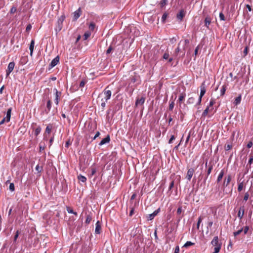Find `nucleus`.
<instances>
[{
	"mask_svg": "<svg viewBox=\"0 0 253 253\" xmlns=\"http://www.w3.org/2000/svg\"><path fill=\"white\" fill-rule=\"evenodd\" d=\"M109 88V86H107L105 88V89L104 90V94L105 95V100H100L101 102V106L102 107V109L103 111L104 110V108L106 106V102L110 99L112 92L110 90H108V88Z\"/></svg>",
	"mask_w": 253,
	"mask_h": 253,
	"instance_id": "nucleus-1",
	"label": "nucleus"
},
{
	"mask_svg": "<svg viewBox=\"0 0 253 253\" xmlns=\"http://www.w3.org/2000/svg\"><path fill=\"white\" fill-rule=\"evenodd\" d=\"M211 244L214 247V252L212 253H218L221 248V243L219 242L217 236L213 238L211 242Z\"/></svg>",
	"mask_w": 253,
	"mask_h": 253,
	"instance_id": "nucleus-2",
	"label": "nucleus"
},
{
	"mask_svg": "<svg viewBox=\"0 0 253 253\" xmlns=\"http://www.w3.org/2000/svg\"><path fill=\"white\" fill-rule=\"evenodd\" d=\"M65 19V16L63 15L59 17L57 21V25L55 29V31L57 32H58L61 31L63 27V22Z\"/></svg>",
	"mask_w": 253,
	"mask_h": 253,
	"instance_id": "nucleus-3",
	"label": "nucleus"
},
{
	"mask_svg": "<svg viewBox=\"0 0 253 253\" xmlns=\"http://www.w3.org/2000/svg\"><path fill=\"white\" fill-rule=\"evenodd\" d=\"M200 89H201L200 94V96L199 97L198 101L197 103H196L197 105H200L201 104V101H202V98L204 95V94H205V93L206 92V86L205 82H203L201 84V85L200 86Z\"/></svg>",
	"mask_w": 253,
	"mask_h": 253,
	"instance_id": "nucleus-4",
	"label": "nucleus"
},
{
	"mask_svg": "<svg viewBox=\"0 0 253 253\" xmlns=\"http://www.w3.org/2000/svg\"><path fill=\"white\" fill-rule=\"evenodd\" d=\"M53 91L55 95L54 102L56 105H58L59 102V98L61 96L62 93L61 91H58L55 88L53 89Z\"/></svg>",
	"mask_w": 253,
	"mask_h": 253,
	"instance_id": "nucleus-5",
	"label": "nucleus"
},
{
	"mask_svg": "<svg viewBox=\"0 0 253 253\" xmlns=\"http://www.w3.org/2000/svg\"><path fill=\"white\" fill-rule=\"evenodd\" d=\"M205 166L206 168H208V169L207 171V176L206 177V179L208 178L209 175L211 172V170L213 169V165L211 163L208 164V161L207 160L205 164Z\"/></svg>",
	"mask_w": 253,
	"mask_h": 253,
	"instance_id": "nucleus-6",
	"label": "nucleus"
},
{
	"mask_svg": "<svg viewBox=\"0 0 253 253\" xmlns=\"http://www.w3.org/2000/svg\"><path fill=\"white\" fill-rule=\"evenodd\" d=\"M59 62V57L57 56L51 62L49 65V70L55 67Z\"/></svg>",
	"mask_w": 253,
	"mask_h": 253,
	"instance_id": "nucleus-7",
	"label": "nucleus"
},
{
	"mask_svg": "<svg viewBox=\"0 0 253 253\" xmlns=\"http://www.w3.org/2000/svg\"><path fill=\"white\" fill-rule=\"evenodd\" d=\"M15 66V63L14 62H10L7 67V69L6 70V76H9V75L11 73V72L13 71Z\"/></svg>",
	"mask_w": 253,
	"mask_h": 253,
	"instance_id": "nucleus-8",
	"label": "nucleus"
},
{
	"mask_svg": "<svg viewBox=\"0 0 253 253\" xmlns=\"http://www.w3.org/2000/svg\"><path fill=\"white\" fill-rule=\"evenodd\" d=\"M231 180V176L230 174L228 175L227 176H225L224 179V181L223 183V186L227 187L230 183V181Z\"/></svg>",
	"mask_w": 253,
	"mask_h": 253,
	"instance_id": "nucleus-9",
	"label": "nucleus"
},
{
	"mask_svg": "<svg viewBox=\"0 0 253 253\" xmlns=\"http://www.w3.org/2000/svg\"><path fill=\"white\" fill-rule=\"evenodd\" d=\"M81 8H79L76 11H75L73 13V20L76 21L77 20L81 15Z\"/></svg>",
	"mask_w": 253,
	"mask_h": 253,
	"instance_id": "nucleus-10",
	"label": "nucleus"
},
{
	"mask_svg": "<svg viewBox=\"0 0 253 253\" xmlns=\"http://www.w3.org/2000/svg\"><path fill=\"white\" fill-rule=\"evenodd\" d=\"M194 169L192 168H191V169H189L188 171H187V175H186V178L188 180V181H190L193 175V173L194 172Z\"/></svg>",
	"mask_w": 253,
	"mask_h": 253,
	"instance_id": "nucleus-11",
	"label": "nucleus"
},
{
	"mask_svg": "<svg viewBox=\"0 0 253 253\" xmlns=\"http://www.w3.org/2000/svg\"><path fill=\"white\" fill-rule=\"evenodd\" d=\"M101 226L99 221H97L95 224V233L99 234L101 233Z\"/></svg>",
	"mask_w": 253,
	"mask_h": 253,
	"instance_id": "nucleus-12",
	"label": "nucleus"
},
{
	"mask_svg": "<svg viewBox=\"0 0 253 253\" xmlns=\"http://www.w3.org/2000/svg\"><path fill=\"white\" fill-rule=\"evenodd\" d=\"M12 108H9L6 112V115L5 117H4L3 119L5 120L6 122H9L11 118V113Z\"/></svg>",
	"mask_w": 253,
	"mask_h": 253,
	"instance_id": "nucleus-13",
	"label": "nucleus"
},
{
	"mask_svg": "<svg viewBox=\"0 0 253 253\" xmlns=\"http://www.w3.org/2000/svg\"><path fill=\"white\" fill-rule=\"evenodd\" d=\"M110 141V137L109 135H107V136L103 138L99 143V145L101 146L106 143H108Z\"/></svg>",
	"mask_w": 253,
	"mask_h": 253,
	"instance_id": "nucleus-14",
	"label": "nucleus"
},
{
	"mask_svg": "<svg viewBox=\"0 0 253 253\" xmlns=\"http://www.w3.org/2000/svg\"><path fill=\"white\" fill-rule=\"evenodd\" d=\"M253 162V156L252 155H250V158L248 163V164L247 165L246 168L247 169V171L248 172L249 169L251 168V165Z\"/></svg>",
	"mask_w": 253,
	"mask_h": 253,
	"instance_id": "nucleus-15",
	"label": "nucleus"
},
{
	"mask_svg": "<svg viewBox=\"0 0 253 253\" xmlns=\"http://www.w3.org/2000/svg\"><path fill=\"white\" fill-rule=\"evenodd\" d=\"M160 211V209L155 210L152 213L149 214L148 219L150 220H152L154 217L157 215Z\"/></svg>",
	"mask_w": 253,
	"mask_h": 253,
	"instance_id": "nucleus-16",
	"label": "nucleus"
},
{
	"mask_svg": "<svg viewBox=\"0 0 253 253\" xmlns=\"http://www.w3.org/2000/svg\"><path fill=\"white\" fill-rule=\"evenodd\" d=\"M245 210L243 207H241L238 212V217L241 219L244 215Z\"/></svg>",
	"mask_w": 253,
	"mask_h": 253,
	"instance_id": "nucleus-17",
	"label": "nucleus"
},
{
	"mask_svg": "<svg viewBox=\"0 0 253 253\" xmlns=\"http://www.w3.org/2000/svg\"><path fill=\"white\" fill-rule=\"evenodd\" d=\"M34 46H35V41L34 40H32L31 42L30 46H29V49L30 50V55L31 56H32V55H33Z\"/></svg>",
	"mask_w": 253,
	"mask_h": 253,
	"instance_id": "nucleus-18",
	"label": "nucleus"
},
{
	"mask_svg": "<svg viewBox=\"0 0 253 253\" xmlns=\"http://www.w3.org/2000/svg\"><path fill=\"white\" fill-rule=\"evenodd\" d=\"M185 16V12L183 10H181L179 13L177 14V18L180 21L182 20L184 16Z\"/></svg>",
	"mask_w": 253,
	"mask_h": 253,
	"instance_id": "nucleus-19",
	"label": "nucleus"
},
{
	"mask_svg": "<svg viewBox=\"0 0 253 253\" xmlns=\"http://www.w3.org/2000/svg\"><path fill=\"white\" fill-rule=\"evenodd\" d=\"M211 23V18L209 16H207L205 19V26L207 28H209V25H210Z\"/></svg>",
	"mask_w": 253,
	"mask_h": 253,
	"instance_id": "nucleus-20",
	"label": "nucleus"
},
{
	"mask_svg": "<svg viewBox=\"0 0 253 253\" xmlns=\"http://www.w3.org/2000/svg\"><path fill=\"white\" fill-rule=\"evenodd\" d=\"M145 101V98L143 97H141L139 99H137L135 102V105L136 106L138 105H143V104L144 103Z\"/></svg>",
	"mask_w": 253,
	"mask_h": 253,
	"instance_id": "nucleus-21",
	"label": "nucleus"
},
{
	"mask_svg": "<svg viewBox=\"0 0 253 253\" xmlns=\"http://www.w3.org/2000/svg\"><path fill=\"white\" fill-rule=\"evenodd\" d=\"M224 170L222 169L220 171V173H219V175H218V176L217 177V180H216V181H217V183H219L221 180V179H222L223 176L224 175Z\"/></svg>",
	"mask_w": 253,
	"mask_h": 253,
	"instance_id": "nucleus-22",
	"label": "nucleus"
},
{
	"mask_svg": "<svg viewBox=\"0 0 253 253\" xmlns=\"http://www.w3.org/2000/svg\"><path fill=\"white\" fill-rule=\"evenodd\" d=\"M51 108V101L50 99H49L47 102L46 109L45 110L47 113H48L50 111Z\"/></svg>",
	"mask_w": 253,
	"mask_h": 253,
	"instance_id": "nucleus-23",
	"label": "nucleus"
},
{
	"mask_svg": "<svg viewBox=\"0 0 253 253\" xmlns=\"http://www.w3.org/2000/svg\"><path fill=\"white\" fill-rule=\"evenodd\" d=\"M42 128L40 126H38L35 129L34 134L35 135L37 136L41 132Z\"/></svg>",
	"mask_w": 253,
	"mask_h": 253,
	"instance_id": "nucleus-24",
	"label": "nucleus"
},
{
	"mask_svg": "<svg viewBox=\"0 0 253 253\" xmlns=\"http://www.w3.org/2000/svg\"><path fill=\"white\" fill-rule=\"evenodd\" d=\"M212 110L210 108V106H207V107L206 108V109L204 111V112L202 113V117H205L208 114V112L209 111H211Z\"/></svg>",
	"mask_w": 253,
	"mask_h": 253,
	"instance_id": "nucleus-25",
	"label": "nucleus"
},
{
	"mask_svg": "<svg viewBox=\"0 0 253 253\" xmlns=\"http://www.w3.org/2000/svg\"><path fill=\"white\" fill-rule=\"evenodd\" d=\"M241 101V95H239L237 97H236L234 101V104L236 105H237L240 103Z\"/></svg>",
	"mask_w": 253,
	"mask_h": 253,
	"instance_id": "nucleus-26",
	"label": "nucleus"
},
{
	"mask_svg": "<svg viewBox=\"0 0 253 253\" xmlns=\"http://www.w3.org/2000/svg\"><path fill=\"white\" fill-rule=\"evenodd\" d=\"M78 179L82 182H85L86 181V178L81 174L78 175Z\"/></svg>",
	"mask_w": 253,
	"mask_h": 253,
	"instance_id": "nucleus-27",
	"label": "nucleus"
},
{
	"mask_svg": "<svg viewBox=\"0 0 253 253\" xmlns=\"http://www.w3.org/2000/svg\"><path fill=\"white\" fill-rule=\"evenodd\" d=\"M43 169L42 166H40L39 164L37 165L36 167V170L38 173H40Z\"/></svg>",
	"mask_w": 253,
	"mask_h": 253,
	"instance_id": "nucleus-28",
	"label": "nucleus"
},
{
	"mask_svg": "<svg viewBox=\"0 0 253 253\" xmlns=\"http://www.w3.org/2000/svg\"><path fill=\"white\" fill-rule=\"evenodd\" d=\"M189 40H185L184 41H181L179 42V45L182 44L183 45V49L184 50L185 49V46L186 44H188L189 43Z\"/></svg>",
	"mask_w": 253,
	"mask_h": 253,
	"instance_id": "nucleus-29",
	"label": "nucleus"
},
{
	"mask_svg": "<svg viewBox=\"0 0 253 253\" xmlns=\"http://www.w3.org/2000/svg\"><path fill=\"white\" fill-rule=\"evenodd\" d=\"M195 98L193 97H189L187 101V103L188 104H192L195 102Z\"/></svg>",
	"mask_w": 253,
	"mask_h": 253,
	"instance_id": "nucleus-30",
	"label": "nucleus"
},
{
	"mask_svg": "<svg viewBox=\"0 0 253 253\" xmlns=\"http://www.w3.org/2000/svg\"><path fill=\"white\" fill-rule=\"evenodd\" d=\"M51 128H52L51 126L48 125L46 126V128H45V133H46V134H49V133H50L51 131Z\"/></svg>",
	"mask_w": 253,
	"mask_h": 253,
	"instance_id": "nucleus-31",
	"label": "nucleus"
},
{
	"mask_svg": "<svg viewBox=\"0 0 253 253\" xmlns=\"http://www.w3.org/2000/svg\"><path fill=\"white\" fill-rule=\"evenodd\" d=\"M90 35H91V33L90 32H88V31L86 32L84 34V36H83L84 40H86L90 37Z\"/></svg>",
	"mask_w": 253,
	"mask_h": 253,
	"instance_id": "nucleus-32",
	"label": "nucleus"
},
{
	"mask_svg": "<svg viewBox=\"0 0 253 253\" xmlns=\"http://www.w3.org/2000/svg\"><path fill=\"white\" fill-rule=\"evenodd\" d=\"M194 243H192L191 241H187L185 243V244L183 245V247L188 248L191 246L194 245Z\"/></svg>",
	"mask_w": 253,
	"mask_h": 253,
	"instance_id": "nucleus-33",
	"label": "nucleus"
},
{
	"mask_svg": "<svg viewBox=\"0 0 253 253\" xmlns=\"http://www.w3.org/2000/svg\"><path fill=\"white\" fill-rule=\"evenodd\" d=\"M226 90V86L225 85H223L222 86V88H221V89L220 90V95H221V96H223L225 94Z\"/></svg>",
	"mask_w": 253,
	"mask_h": 253,
	"instance_id": "nucleus-34",
	"label": "nucleus"
},
{
	"mask_svg": "<svg viewBox=\"0 0 253 253\" xmlns=\"http://www.w3.org/2000/svg\"><path fill=\"white\" fill-rule=\"evenodd\" d=\"M91 220H92V216L90 214H88L87 215V217H86V218L85 220V223L86 224H89L90 222V221H91Z\"/></svg>",
	"mask_w": 253,
	"mask_h": 253,
	"instance_id": "nucleus-35",
	"label": "nucleus"
},
{
	"mask_svg": "<svg viewBox=\"0 0 253 253\" xmlns=\"http://www.w3.org/2000/svg\"><path fill=\"white\" fill-rule=\"evenodd\" d=\"M67 211L68 213L74 214L75 215H77V213L75 212L72 209L69 207H67Z\"/></svg>",
	"mask_w": 253,
	"mask_h": 253,
	"instance_id": "nucleus-36",
	"label": "nucleus"
},
{
	"mask_svg": "<svg viewBox=\"0 0 253 253\" xmlns=\"http://www.w3.org/2000/svg\"><path fill=\"white\" fill-rule=\"evenodd\" d=\"M98 99L105 100V95L104 94V90L101 93H100L98 97Z\"/></svg>",
	"mask_w": 253,
	"mask_h": 253,
	"instance_id": "nucleus-37",
	"label": "nucleus"
},
{
	"mask_svg": "<svg viewBox=\"0 0 253 253\" xmlns=\"http://www.w3.org/2000/svg\"><path fill=\"white\" fill-rule=\"evenodd\" d=\"M243 230V228H241L239 230H238L237 231L234 232L233 234L235 237L237 236V235L240 234Z\"/></svg>",
	"mask_w": 253,
	"mask_h": 253,
	"instance_id": "nucleus-38",
	"label": "nucleus"
},
{
	"mask_svg": "<svg viewBox=\"0 0 253 253\" xmlns=\"http://www.w3.org/2000/svg\"><path fill=\"white\" fill-rule=\"evenodd\" d=\"M243 186H244L243 182H240L238 184V191L240 192L242 190Z\"/></svg>",
	"mask_w": 253,
	"mask_h": 253,
	"instance_id": "nucleus-39",
	"label": "nucleus"
},
{
	"mask_svg": "<svg viewBox=\"0 0 253 253\" xmlns=\"http://www.w3.org/2000/svg\"><path fill=\"white\" fill-rule=\"evenodd\" d=\"M185 96V94H184V93H181L180 96H179V98H178V101L179 102H182Z\"/></svg>",
	"mask_w": 253,
	"mask_h": 253,
	"instance_id": "nucleus-40",
	"label": "nucleus"
},
{
	"mask_svg": "<svg viewBox=\"0 0 253 253\" xmlns=\"http://www.w3.org/2000/svg\"><path fill=\"white\" fill-rule=\"evenodd\" d=\"M168 2V0H162L160 2L161 6L162 7H164L166 4H167Z\"/></svg>",
	"mask_w": 253,
	"mask_h": 253,
	"instance_id": "nucleus-41",
	"label": "nucleus"
},
{
	"mask_svg": "<svg viewBox=\"0 0 253 253\" xmlns=\"http://www.w3.org/2000/svg\"><path fill=\"white\" fill-rule=\"evenodd\" d=\"M214 103H215V101L214 100L211 99L210 100V104L208 106H210V108H211V110L213 109L212 106H213V104H214Z\"/></svg>",
	"mask_w": 253,
	"mask_h": 253,
	"instance_id": "nucleus-42",
	"label": "nucleus"
},
{
	"mask_svg": "<svg viewBox=\"0 0 253 253\" xmlns=\"http://www.w3.org/2000/svg\"><path fill=\"white\" fill-rule=\"evenodd\" d=\"M169 53L168 51H167L164 54V55L163 56V58L164 59L167 60L169 59Z\"/></svg>",
	"mask_w": 253,
	"mask_h": 253,
	"instance_id": "nucleus-43",
	"label": "nucleus"
},
{
	"mask_svg": "<svg viewBox=\"0 0 253 253\" xmlns=\"http://www.w3.org/2000/svg\"><path fill=\"white\" fill-rule=\"evenodd\" d=\"M179 45L178 44V46L177 47V48L175 49V51H174V54L176 56L178 53L180 52V51L181 50L180 47H179Z\"/></svg>",
	"mask_w": 253,
	"mask_h": 253,
	"instance_id": "nucleus-44",
	"label": "nucleus"
},
{
	"mask_svg": "<svg viewBox=\"0 0 253 253\" xmlns=\"http://www.w3.org/2000/svg\"><path fill=\"white\" fill-rule=\"evenodd\" d=\"M19 231L18 230H17L16 232L15 236L14 237V240H13L14 242H15L16 241V240L19 236Z\"/></svg>",
	"mask_w": 253,
	"mask_h": 253,
	"instance_id": "nucleus-45",
	"label": "nucleus"
},
{
	"mask_svg": "<svg viewBox=\"0 0 253 253\" xmlns=\"http://www.w3.org/2000/svg\"><path fill=\"white\" fill-rule=\"evenodd\" d=\"M16 10H17L16 7L13 6L10 10V13L13 14L16 11Z\"/></svg>",
	"mask_w": 253,
	"mask_h": 253,
	"instance_id": "nucleus-46",
	"label": "nucleus"
},
{
	"mask_svg": "<svg viewBox=\"0 0 253 253\" xmlns=\"http://www.w3.org/2000/svg\"><path fill=\"white\" fill-rule=\"evenodd\" d=\"M89 28L91 31H93L95 28V24L93 22H91L89 25Z\"/></svg>",
	"mask_w": 253,
	"mask_h": 253,
	"instance_id": "nucleus-47",
	"label": "nucleus"
},
{
	"mask_svg": "<svg viewBox=\"0 0 253 253\" xmlns=\"http://www.w3.org/2000/svg\"><path fill=\"white\" fill-rule=\"evenodd\" d=\"M174 106V102L173 101L169 103V110H172Z\"/></svg>",
	"mask_w": 253,
	"mask_h": 253,
	"instance_id": "nucleus-48",
	"label": "nucleus"
},
{
	"mask_svg": "<svg viewBox=\"0 0 253 253\" xmlns=\"http://www.w3.org/2000/svg\"><path fill=\"white\" fill-rule=\"evenodd\" d=\"M9 190L11 191H14L15 190L14 185L13 183H11L9 185Z\"/></svg>",
	"mask_w": 253,
	"mask_h": 253,
	"instance_id": "nucleus-49",
	"label": "nucleus"
},
{
	"mask_svg": "<svg viewBox=\"0 0 253 253\" xmlns=\"http://www.w3.org/2000/svg\"><path fill=\"white\" fill-rule=\"evenodd\" d=\"M249 226H246L244 228H243V231L244 232V234L245 235L246 234L248 231H249Z\"/></svg>",
	"mask_w": 253,
	"mask_h": 253,
	"instance_id": "nucleus-50",
	"label": "nucleus"
},
{
	"mask_svg": "<svg viewBox=\"0 0 253 253\" xmlns=\"http://www.w3.org/2000/svg\"><path fill=\"white\" fill-rule=\"evenodd\" d=\"M232 146L230 144H227V145H226L225 146V150L226 151H228L230 149H231L232 148Z\"/></svg>",
	"mask_w": 253,
	"mask_h": 253,
	"instance_id": "nucleus-51",
	"label": "nucleus"
},
{
	"mask_svg": "<svg viewBox=\"0 0 253 253\" xmlns=\"http://www.w3.org/2000/svg\"><path fill=\"white\" fill-rule=\"evenodd\" d=\"M219 18H220V19L221 20H222V21H225V16H224V14L222 12H220L219 13Z\"/></svg>",
	"mask_w": 253,
	"mask_h": 253,
	"instance_id": "nucleus-52",
	"label": "nucleus"
},
{
	"mask_svg": "<svg viewBox=\"0 0 253 253\" xmlns=\"http://www.w3.org/2000/svg\"><path fill=\"white\" fill-rule=\"evenodd\" d=\"M249 193L247 192L246 193L245 195H244V200L245 201H247L248 199H249Z\"/></svg>",
	"mask_w": 253,
	"mask_h": 253,
	"instance_id": "nucleus-53",
	"label": "nucleus"
},
{
	"mask_svg": "<svg viewBox=\"0 0 253 253\" xmlns=\"http://www.w3.org/2000/svg\"><path fill=\"white\" fill-rule=\"evenodd\" d=\"M167 14L166 13H164L162 17V21L164 22L165 21L166 19L167 18Z\"/></svg>",
	"mask_w": 253,
	"mask_h": 253,
	"instance_id": "nucleus-54",
	"label": "nucleus"
},
{
	"mask_svg": "<svg viewBox=\"0 0 253 253\" xmlns=\"http://www.w3.org/2000/svg\"><path fill=\"white\" fill-rule=\"evenodd\" d=\"M174 139H175V136L173 135H171L169 141V144L171 143L172 141Z\"/></svg>",
	"mask_w": 253,
	"mask_h": 253,
	"instance_id": "nucleus-55",
	"label": "nucleus"
},
{
	"mask_svg": "<svg viewBox=\"0 0 253 253\" xmlns=\"http://www.w3.org/2000/svg\"><path fill=\"white\" fill-rule=\"evenodd\" d=\"M182 212V207H179L178 209H177V213L178 214H181Z\"/></svg>",
	"mask_w": 253,
	"mask_h": 253,
	"instance_id": "nucleus-56",
	"label": "nucleus"
},
{
	"mask_svg": "<svg viewBox=\"0 0 253 253\" xmlns=\"http://www.w3.org/2000/svg\"><path fill=\"white\" fill-rule=\"evenodd\" d=\"M112 47L111 46H109V47L106 50V54H108L110 53L111 51H112Z\"/></svg>",
	"mask_w": 253,
	"mask_h": 253,
	"instance_id": "nucleus-57",
	"label": "nucleus"
},
{
	"mask_svg": "<svg viewBox=\"0 0 253 253\" xmlns=\"http://www.w3.org/2000/svg\"><path fill=\"white\" fill-rule=\"evenodd\" d=\"M174 186V181H172L170 184H169V190H171L172 189V188Z\"/></svg>",
	"mask_w": 253,
	"mask_h": 253,
	"instance_id": "nucleus-58",
	"label": "nucleus"
},
{
	"mask_svg": "<svg viewBox=\"0 0 253 253\" xmlns=\"http://www.w3.org/2000/svg\"><path fill=\"white\" fill-rule=\"evenodd\" d=\"M96 172V169L94 168H92L91 169V175H93Z\"/></svg>",
	"mask_w": 253,
	"mask_h": 253,
	"instance_id": "nucleus-59",
	"label": "nucleus"
},
{
	"mask_svg": "<svg viewBox=\"0 0 253 253\" xmlns=\"http://www.w3.org/2000/svg\"><path fill=\"white\" fill-rule=\"evenodd\" d=\"M253 142L252 141H250L248 142L247 146L248 148H251L253 146Z\"/></svg>",
	"mask_w": 253,
	"mask_h": 253,
	"instance_id": "nucleus-60",
	"label": "nucleus"
},
{
	"mask_svg": "<svg viewBox=\"0 0 253 253\" xmlns=\"http://www.w3.org/2000/svg\"><path fill=\"white\" fill-rule=\"evenodd\" d=\"M201 221H202V218L201 217H199L198 219V222H197V228L198 229H199V225H200V224L201 222Z\"/></svg>",
	"mask_w": 253,
	"mask_h": 253,
	"instance_id": "nucleus-61",
	"label": "nucleus"
},
{
	"mask_svg": "<svg viewBox=\"0 0 253 253\" xmlns=\"http://www.w3.org/2000/svg\"><path fill=\"white\" fill-rule=\"evenodd\" d=\"M31 28H32V26L30 24H29L27 25L26 30V31L28 32V31H30L31 29Z\"/></svg>",
	"mask_w": 253,
	"mask_h": 253,
	"instance_id": "nucleus-62",
	"label": "nucleus"
},
{
	"mask_svg": "<svg viewBox=\"0 0 253 253\" xmlns=\"http://www.w3.org/2000/svg\"><path fill=\"white\" fill-rule=\"evenodd\" d=\"M85 84V82L84 81H82L80 83V87H84Z\"/></svg>",
	"mask_w": 253,
	"mask_h": 253,
	"instance_id": "nucleus-63",
	"label": "nucleus"
},
{
	"mask_svg": "<svg viewBox=\"0 0 253 253\" xmlns=\"http://www.w3.org/2000/svg\"><path fill=\"white\" fill-rule=\"evenodd\" d=\"M179 252V248L178 246H176L175 249L174 253H178Z\"/></svg>",
	"mask_w": 253,
	"mask_h": 253,
	"instance_id": "nucleus-64",
	"label": "nucleus"
}]
</instances>
